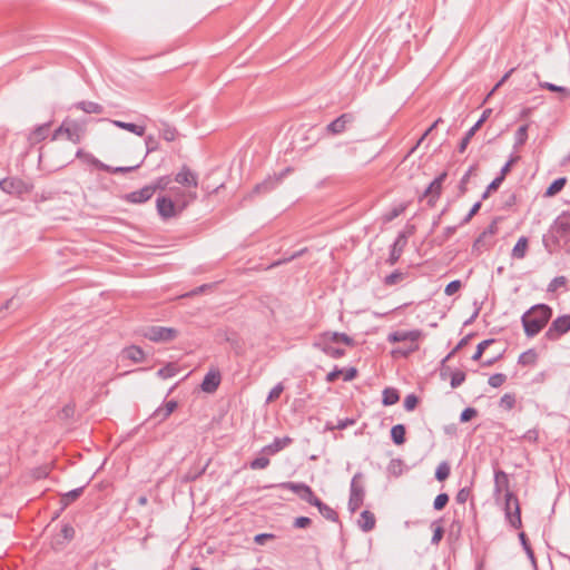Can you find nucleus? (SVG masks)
Here are the masks:
<instances>
[{
    "label": "nucleus",
    "instance_id": "36",
    "mask_svg": "<svg viewBox=\"0 0 570 570\" xmlns=\"http://www.w3.org/2000/svg\"><path fill=\"white\" fill-rule=\"evenodd\" d=\"M539 87L541 89L549 90L551 92H558L560 94V99L566 100L570 98V89L568 87L558 86L549 81H539Z\"/></svg>",
    "mask_w": 570,
    "mask_h": 570
},
{
    "label": "nucleus",
    "instance_id": "6",
    "mask_svg": "<svg viewBox=\"0 0 570 570\" xmlns=\"http://www.w3.org/2000/svg\"><path fill=\"white\" fill-rule=\"evenodd\" d=\"M0 189L18 198L33 190V184L23 180L20 177H4L0 180Z\"/></svg>",
    "mask_w": 570,
    "mask_h": 570
},
{
    "label": "nucleus",
    "instance_id": "24",
    "mask_svg": "<svg viewBox=\"0 0 570 570\" xmlns=\"http://www.w3.org/2000/svg\"><path fill=\"white\" fill-rule=\"evenodd\" d=\"M315 346L320 348L326 356L338 360L346 355V351L341 347H335L331 341H318Z\"/></svg>",
    "mask_w": 570,
    "mask_h": 570
},
{
    "label": "nucleus",
    "instance_id": "35",
    "mask_svg": "<svg viewBox=\"0 0 570 570\" xmlns=\"http://www.w3.org/2000/svg\"><path fill=\"white\" fill-rule=\"evenodd\" d=\"M73 107L76 109L82 110L86 114L99 115V114L104 112V107L100 104L95 102V101H87V100L78 101L73 105Z\"/></svg>",
    "mask_w": 570,
    "mask_h": 570
},
{
    "label": "nucleus",
    "instance_id": "63",
    "mask_svg": "<svg viewBox=\"0 0 570 570\" xmlns=\"http://www.w3.org/2000/svg\"><path fill=\"white\" fill-rule=\"evenodd\" d=\"M478 415V410L475 407L468 406L460 414V422L466 423L474 419Z\"/></svg>",
    "mask_w": 570,
    "mask_h": 570
},
{
    "label": "nucleus",
    "instance_id": "7",
    "mask_svg": "<svg viewBox=\"0 0 570 570\" xmlns=\"http://www.w3.org/2000/svg\"><path fill=\"white\" fill-rule=\"evenodd\" d=\"M187 205L188 202H184L181 205H176L168 196H158L156 199V209L163 220H168L178 216Z\"/></svg>",
    "mask_w": 570,
    "mask_h": 570
},
{
    "label": "nucleus",
    "instance_id": "60",
    "mask_svg": "<svg viewBox=\"0 0 570 570\" xmlns=\"http://www.w3.org/2000/svg\"><path fill=\"white\" fill-rule=\"evenodd\" d=\"M449 500H450V498H449L448 493H445V492L440 493L434 499L433 508L438 511L443 510L446 507V504L449 503Z\"/></svg>",
    "mask_w": 570,
    "mask_h": 570
},
{
    "label": "nucleus",
    "instance_id": "43",
    "mask_svg": "<svg viewBox=\"0 0 570 570\" xmlns=\"http://www.w3.org/2000/svg\"><path fill=\"white\" fill-rule=\"evenodd\" d=\"M528 129H529V124H524L517 129V131L514 134V145H513L514 149L522 147L527 142Z\"/></svg>",
    "mask_w": 570,
    "mask_h": 570
},
{
    "label": "nucleus",
    "instance_id": "22",
    "mask_svg": "<svg viewBox=\"0 0 570 570\" xmlns=\"http://www.w3.org/2000/svg\"><path fill=\"white\" fill-rule=\"evenodd\" d=\"M320 341H331V344L341 342L351 347L356 345V342L352 336L340 332H325L321 335Z\"/></svg>",
    "mask_w": 570,
    "mask_h": 570
},
{
    "label": "nucleus",
    "instance_id": "21",
    "mask_svg": "<svg viewBox=\"0 0 570 570\" xmlns=\"http://www.w3.org/2000/svg\"><path fill=\"white\" fill-rule=\"evenodd\" d=\"M292 442H293V439L289 436L275 438L272 443L263 446L259 453L266 454V455H275L276 453H278L286 446L292 444Z\"/></svg>",
    "mask_w": 570,
    "mask_h": 570
},
{
    "label": "nucleus",
    "instance_id": "54",
    "mask_svg": "<svg viewBox=\"0 0 570 570\" xmlns=\"http://www.w3.org/2000/svg\"><path fill=\"white\" fill-rule=\"evenodd\" d=\"M406 207L407 205L404 203L397 205L396 207L392 208L390 212L384 214L383 220L385 223L392 222L393 219L402 215L405 212Z\"/></svg>",
    "mask_w": 570,
    "mask_h": 570
},
{
    "label": "nucleus",
    "instance_id": "51",
    "mask_svg": "<svg viewBox=\"0 0 570 570\" xmlns=\"http://www.w3.org/2000/svg\"><path fill=\"white\" fill-rule=\"evenodd\" d=\"M269 455H266V454H261L259 456L255 458L254 460H252L249 463H248V466L252 469V470H263V469H266L271 461H269Z\"/></svg>",
    "mask_w": 570,
    "mask_h": 570
},
{
    "label": "nucleus",
    "instance_id": "25",
    "mask_svg": "<svg viewBox=\"0 0 570 570\" xmlns=\"http://www.w3.org/2000/svg\"><path fill=\"white\" fill-rule=\"evenodd\" d=\"M51 124V121H47L42 125H38L32 131H30L28 135V141L30 145H36L45 140L49 135Z\"/></svg>",
    "mask_w": 570,
    "mask_h": 570
},
{
    "label": "nucleus",
    "instance_id": "29",
    "mask_svg": "<svg viewBox=\"0 0 570 570\" xmlns=\"http://www.w3.org/2000/svg\"><path fill=\"white\" fill-rule=\"evenodd\" d=\"M472 488H473V481H470L469 485H465L458 491V493L455 495V501L459 504H464L465 502L470 501V507L473 510H475V502H474V497L472 494Z\"/></svg>",
    "mask_w": 570,
    "mask_h": 570
},
{
    "label": "nucleus",
    "instance_id": "38",
    "mask_svg": "<svg viewBox=\"0 0 570 570\" xmlns=\"http://www.w3.org/2000/svg\"><path fill=\"white\" fill-rule=\"evenodd\" d=\"M391 439L395 445H403L406 441V429L404 424H395L391 429Z\"/></svg>",
    "mask_w": 570,
    "mask_h": 570
},
{
    "label": "nucleus",
    "instance_id": "9",
    "mask_svg": "<svg viewBox=\"0 0 570 570\" xmlns=\"http://www.w3.org/2000/svg\"><path fill=\"white\" fill-rule=\"evenodd\" d=\"M363 479V474L361 472H356L351 480L350 485V498H348V510L353 513L357 511L364 502L365 490L361 480Z\"/></svg>",
    "mask_w": 570,
    "mask_h": 570
},
{
    "label": "nucleus",
    "instance_id": "15",
    "mask_svg": "<svg viewBox=\"0 0 570 570\" xmlns=\"http://www.w3.org/2000/svg\"><path fill=\"white\" fill-rule=\"evenodd\" d=\"M154 195H155V188H151L149 185H146L138 190H134V191L125 194L122 196V199L126 203L139 205V204H144V203L148 202L149 199H151V197Z\"/></svg>",
    "mask_w": 570,
    "mask_h": 570
},
{
    "label": "nucleus",
    "instance_id": "3",
    "mask_svg": "<svg viewBox=\"0 0 570 570\" xmlns=\"http://www.w3.org/2000/svg\"><path fill=\"white\" fill-rule=\"evenodd\" d=\"M553 309L546 303H538L527 309L521 316L524 335L528 338L537 336L549 324Z\"/></svg>",
    "mask_w": 570,
    "mask_h": 570
},
{
    "label": "nucleus",
    "instance_id": "18",
    "mask_svg": "<svg viewBox=\"0 0 570 570\" xmlns=\"http://www.w3.org/2000/svg\"><path fill=\"white\" fill-rule=\"evenodd\" d=\"M289 169L287 168L285 171L281 173L278 176H268L266 179H264L262 183H258L255 185L253 193L261 195L266 194L275 189L278 184L282 181L283 177Z\"/></svg>",
    "mask_w": 570,
    "mask_h": 570
},
{
    "label": "nucleus",
    "instance_id": "12",
    "mask_svg": "<svg viewBox=\"0 0 570 570\" xmlns=\"http://www.w3.org/2000/svg\"><path fill=\"white\" fill-rule=\"evenodd\" d=\"M61 135H66L67 139L73 144H79L81 140V128L76 122H68L65 120L52 134L51 140L58 139Z\"/></svg>",
    "mask_w": 570,
    "mask_h": 570
},
{
    "label": "nucleus",
    "instance_id": "47",
    "mask_svg": "<svg viewBox=\"0 0 570 570\" xmlns=\"http://www.w3.org/2000/svg\"><path fill=\"white\" fill-rule=\"evenodd\" d=\"M450 473H451V466H450L449 462L448 461H442L436 466V470H435V473H434V478L439 482H443V481H445L450 476Z\"/></svg>",
    "mask_w": 570,
    "mask_h": 570
},
{
    "label": "nucleus",
    "instance_id": "61",
    "mask_svg": "<svg viewBox=\"0 0 570 570\" xmlns=\"http://www.w3.org/2000/svg\"><path fill=\"white\" fill-rule=\"evenodd\" d=\"M178 132L177 129L170 125H165L161 129V137L166 141H174L177 137Z\"/></svg>",
    "mask_w": 570,
    "mask_h": 570
},
{
    "label": "nucleus",
    "instance_id": "26",
    "mask_svg": "<svg viewBox=\"0 0 570 570\" xmlns=\"http://www.w3.org/2000/svg\"><path fill=\"white\" fill-rule=\"evenodd\" d=\"M448 373L451 374L450 385L452 389L459 387L465 381L466 375L463 371H461V370L451 371V368L449 366H445L444 364H442L441 372H440L441 377L444 379Z\"/></svg>",
    "mask_w": 570,
    "mask_h": 570
},
{
    "label": "nucleus",
    "instance_id": "59",
    "mask_svg": "<svg viewBox=\"0 0 570 570\" xmlns=\"http://www.w3.org/2000/svg\"><path fill=\"white\" fill-rule=\"evenodd\" d=\"M419 402H420L419 396L415 395L414 393H411L405 396L403 405H404V409L410 412V411L415 410Z\"/></svg>",
    "mask_w": 570,
    "mask_h": 570
},
{
    "label": "nucleus",
    "instance_id": "28",
    "mask_svg": "<svg viewBox=\"0 0 570 570\" xmlns=\"http://www.w3.org/2000/svg\"><path fill=\"white\" fill-rule=\"evenodd\" d=\"M122 357L132 361L134 363H141L145 361L146 354L138 345H130L122 350Z\"/></svg>",
    "mask_w": 570,
    "mask_h": 570
},
{
    "label": "nucleus",
    "instance_id": "45",
    "mask_svg": "<svg viewBox=\"0 0 570 570\" xmlns=\"http://www.w3.org/2000/svg\"><path fill=\"white\" fill-rule=\"evenodd\" d=\"M476 169H478V164H474V165L470 166V168L464 173V175L460 179L458 188H459V194L461 196L464 195L468 191V183L470 180V177L473 175V173Z\"/></svg>",
    "mask_w": 570,
    "mask_h": 570
},
{
    "label": "nucleus",
    "instance_id": "62",
    "mask_svg": "<svg viewBox=\"0 0 570 570\" xmlns=\"http://www.w3.org/2000/svg\"><path fill=\"white\" fill-rule=\"evenodd\" d=\"M177 368L174 364H167L158 370L157 375L161 379H169L176 375Z\"/></svg>",
    "mask_w": 570,
    "mask_h": 570
},
{
    "label": "nucleus",
    "instance_id": "27",
    "mask_svg": "<svg viewBox=\"0 0 570 570\" xmlns=\"http://www.w3.org/2000/svg\"><path fill=\"white\" fill-rule=\"evenodd\" d=\"M312 505L315 507L326 520L332 522L340 521L338 513L333 508L324 503L320 498H317Z\"/></svg>",
    "mask_w": 570,
    "mask_h": 570
},
{
    "label": "nucleus",
    "instance_id": "37",
    "mask_svg": "<svg viewBox=\"0 0 570 570\" xmlns=\"http://www.w3.org/2000/svg\"><path fill=\"white\" fill-rule=\"evenodd\" d=\"M110 121L117 128L130 131V132H132V134H135L137 136H144L145 135V131H146L145 126H140V125H137V124H134V122H125V121H121V120H110Z\"/></svg>",
    "mask_w": 570,
    "mask_h": 570
},
{
    "label": "nucleus",
    "instance_id": "17",
    "mask_svg": "<svg viewBox=\"0 0 570 570\" xmlns=\"http://www.w3.org/2000/svg\"><path fill=\"white\" fill-rule=\"evenodd\" d=\"M174 180L179 185L186 187H197L198 186V175L193 171L187 165H183L180 170L176 174Z\"/></svg>",
    "mask_w": 570,
    "mask_h": 570
},
{
    "label": "nucleus",
    "instance_id": "10",
    "mask_svg": "<svg viewBox=\"0 0 570 570\" xmlns=\"http://www.w3.org/2000/svg\"><path fill=\"white\" fill-rule=\"evenodd\" d=\"M144 337L155 342H171L178 336V331L174 327L151 325L145 328Z\"/></svg>",
    "mask_w": 570,
    "mask_h": 570
},
{
    "label": "nucleus",
    "instance_id": "4",
    "mask_svg": "<svg viewBox=\"0 0 570 570\" xmlns=\"http://www.w3.org/2000/svg\"><path fill=\"white\" fill-rule=\"evenodd\" d=\"M422 332L420 330L412 331H394L389 334L387 341L390 343H399L404 341H411L413 344L407 350L395 348L392 351V355L407 356L410 353L419 350L416 341L421 337Z\"/></svg>",
    "mask_w": 570,
    "mask_h": 570
},
{
    "label": "nucleus",
    "instance_id": "30",
    "mask_svg": "<svg viewBox=\"0 0 570 570\" xmlns=\"http://www.w3.org/2000/svg\"><path fill=\"white\" fill-rule=\"evenodd\" d=\"M376 519L374 513L368 510H364L360 514V519L357 524L360 529L364 532H370L375 528Z\"/></svg>",
    "mask_w": 570,
    "mask_h": 570
},
{
    "label": "nucleus",
    "instance_id": "11",
    "mask_svg": "<svg viewBox=\"0 0 570 570\" xmlns=\"http://www.w3.org/2000/svg\"><path fill=\"white\" fill-rule=\"evenodd\" d=\"M356 121L354 112H344L331 121L325 127V132L330 136H337L348 130Z\"/></svg>",
    "mask_w": 570,
    "mask_h": 570
},
{
    "label": "nucleus",
    "instance_id": "33",
    "mask_svg": "<svg viewBox=\"0 0 570 570\" xmlns=\"http://www.w3.org/2000/svg\"><path fill=\"white\" fill-rule=\"evenodd\" d=\"M529 247V239L527 236H521L518 238L515 245L512 248L511 256L515 259H523L527 255Z\"/></svg>",
    "mask_w": 570,
    "mask_h": 570
},
{
    "label": "nucleus",
    "instance_id": "14",
    "mask_svg": "<svg viewBox=\"0 0 570 570\" xmlns=\"http://www.w3.org/2000/svg\"><path fill=\"white\" fill-rule=\"evenodd\" d=\"M407 244V235L404 232L399 233L397 237L390 246L389 257L385 263L389 266H394L401 258L404 247Z\"/></svg>",
    "mask_w": 570,
    "mask_h": 570
},
{
    "label": "nucleus",
    "instance_id": "23",
    "mask_svg": "<svg viewBox=\"0 0 570 570\" xmlns=\"http://www.w3.org/2000/svg\"><path fill=\"white\" fill-rule=\"evenodd\" d=\"M178 403L175 400H169L164 406L157 407L150 415V419L157 423L165 421L177 407Z\"/></svg>",
    "mask_w": 570,
    "mask_h": 570
},
{
    "label": "nucleus",
    "instance_id": "13",
    "mask_svg": "<svg viewBox=\"0 0 570 570\" xmlns=\"http://www.w3.org/2000/svg\"><path fill=\"white\" fill-rule=\"evenodd\" d=\"M491 114H492L491 108L484 109L481 117L478 119V121L464 134V136L462 137V139L460 140V142L458 145V151L460 154H463L466 150L472 137L482 127V125L488 120V118L490 117Z\"/></svg>",
    "mask_w": 570,
    "mask_h": 570
},
{
    "label": "nucleus",
    "instance_id": "41",
    "mask_svg": "<svg viewBox=\"0 0 570 570\" xmlns=\"http://www.w3.org/2000/svg\"><path fill=\"white\" fill-rule=\"evenodd\" d=\"M85 488H86V485H82V487L76 488L73 490H70V491L63 493L60 498V503L62 504V509H65L66 507L71 504L73 501H76L83 493Z\"/></svg>",
    "mask_w": 570,
    "mask_h": 570
},
{
    "label": "nucleus",
    "instance_id": "16",
    "mask_svg": "<svg viewBox=\"0 0 570 570\" xmlns=\"http://www.w3.org/2000/svg\"><path fill=\"white\" fill-rule=\"evenodd\" d=\"M90 164L96 169L101 170V171H106L108 174H127V173H131V171H135L136 169H138L141 166L142 160L140 163H138L137 165H135V166L112 167L110 165H107V164L102 163L98 158H96L94 156H90Z\"/></svg>",
    "mask_w": 570,
    "mask_h": 570
},
{
    "label": "nucleus",
    "instance_id": "32",
    "mask_svg": "<svg viewBox=\"0 0 570 570\" xmlns=\"http://www.w3.org/2000/svg\"><path fill=\"white\" fill-rule=\"evenodd\" d=\"M407 277H409V272H403L401 269H395L391 274L386 275L383 278L382 283L386 287H391V286L401 284Z\"/></svg>",
    "mask_w": 570,
    "mask_h": 570
},
{
    "label": "nucleus",
    "instance_id": "40",
    "mask_svg": "<svg viewBox=\"0 0 570 570\" xmlns=\"http://www.w3.org/2000/svg\"><path fill=\"white\" fill-rule=\"evenodd\" d=\"M568 179L567 177H558L554 179L546 189L544 197H553L559 194L566 186Z\"/></svg>",
    "mask_w": 570,
    "mask_h": 570
},
{
    "label": "nucleus",
    "instance_id": "53",
    "mask_svg": "<svg viewBox=\"0 0 570 570\" xmlns=\"http://www.w3.org/2000/svg\"><path fill=\"white\" fill-rule=\"evenodd\" d=\"M540 430L539 428H533L523 433L518 440L525 441L531 444L539 443Z\"/></svg>",
    "mask_w": 570,
    "mask_h": 570
},
{
    "label": "nucleus",
    "instance_id": "46",
    "mask_svg": "<svg viewBox=\"0 0 570 570\" xmlns=\"http://www.w3.org/2000/svg\"><path fill=\"white\" fill-rule=\"evenodd\" d=\"M567 283H568V279L566 276L561 275V276H556L554 278H552L550 281V283L548 284L547 286V293L548 294H553L557 292L558 288L560 287H564V289L567 291Z\"/></svg>",
    "mask_w": 570,
    "mask_h": 570
},
{
    "label": "nucleus",
    "instance_id": "56",
    "mask_svg": "<svg viewBox=\"0 0 570 570\" xmlns=\"http://www.w3.org/2000/svg\"><path fill=\"white\" fill-rule=\"evenodd\" d=\"M520 159V156L518 155H510L508 161L501 167L500 173L498 177H500L502 180L505 179L507 175L510 173L512 166Z\"/></svg>",
    "mask_w": 570,
    "mask_h": 570
},
{
    "label": "nucleus",
    "instance_id": "52",
    "mask_svg": "<svg viewBox=\"0 0 570 570\" xmlns=\"http://www.w3.org/2000/svg\"><path fill=\"white\" fill-rule=\"evenodd\" d=\"M456 229V226L445 227L443 233L433 239V244H435L436 246H442L450 237H452L455 234Z\"/></svg>",
    "mask_w": 570,
    "mask_h": 570
},
{
    "label": "nucleus",
    "instance_id": "48",
    "mask_svg": "<svg viewBox=\"0 0 570 570\" xmlns=\"http://www.w3.org/2000/svg\"><path fill=\"white\" fill-rule=\"evenodd\" d=\"M517 404L515 393H505L499 401V406L505 411H511Z\"/></svg>",
    "mask_w": 570,
    "mask_h": 570
},
{
    "label": "nucleus",
    "instance_id": "55",
    "mask_svg": "<svg viewBox=\"0 0 570 570\" xmlns=\"http://www.w3.org/2000/svg\"><path fill=\"white\" fill-rule=\"evenodd\" d=\"M495 342L494 338H488V340H484L482 342H480L478 345H476V350L474 352V354L472 355V361H480L484 351L490 346L492 345L493 343Z\"/></svg>",
    "mask_w": 570,
    "mask_h": 570
},
{
    "label": "nucleus",
    "instance_id": "39",
    "mask_svg": "<svg viewBox=\"0 0 570 570\" xmlns=\"http://www.w3.org/2000/svg\"><path fill=\"white\" fill-rule=\"evenodd\" d=\"M400 401V393L394 387H385L382 393V404L384 406H391Z\"/></svg>",
    "mask_w": 570,
    "mask_h": 570
},
{
    "label": "nucleus",
    "instance_id": "1",
    "mask_svg": "<svg viewBox=\"0 0 570 570\" xmlns=\"http://www.w3.org/2000/svg\"><path fill=\"white\" fill-rule=\"evenodd\" d=\"M493 497L499 500L503 494V512L508 525L513 530L522 528L521 504L518 495L510 489L509 474L501 469H494Z\"/></svg>",
    "mask_w": 570,
    "mask_h": 570
},
{
    "label": "nucleus",
    "instance_id": "58",
    "mask_svg": "<svg viewBox=\"0 0 570 570\" xmlns=\"http://www.w3.org/2000/svg\"><path fill=\"white\" fill-rule=\"evenodd\" d=\"M507 381V375L503 374V373H495V374H492L489 380H488V383L490 386L497 389V387H500L501 385H503Z\"/></svg>",
    "mask_w": 570,
    "mask_h": 570
},
{
    "label": "nucleus",
    "instance_id": "5",
    "mask_svg": "<svg viewBox=\"0 0 570 570\" xmlns=\"http://www.w3.org/2000/svg\"><path fill=\"white\" fill-rule=\"evenodd\" d=\"M281 488L291 490L295 494L299 497L301 500L307 502L308 504H313L315 500L318 498L315 495L313 489L304 482H292L285 481L276 484H265L262 487L263 490Z\"/></svg>",
    "mask_w": 570,
    "mask_h": 570
},
{
    "label": "nucleus",
    "instance_id": "31",
    "mask_svg": "<svg viewBox=\"0 0 570 570\" xmlns=\"http://www.w3.org/2000/svg\"><path fill=\"white\" fill-rule=\"evenodd\" d=\"M209 465V460L203 465H194L191 466L183 476L181 482L183 483H189L196 481L198 478H200L207 470Z\"/></svg>",
    "mask_w": 570,
    "mask_h": 570
},
{
    "label": "nucleus",
    "instance_id": "42",
    "mask_svg": "<svg viewBox=\"0 0 570 570\" xmlns=\"http://www.w3.org/2000/svg\"><path fill=\"white\" fill-rule=\"evenodd\" d=\"M76 531L75 528L70 523H63L61 525L60 533L58 537H62V541L57 538L56 543L65 546L66 543L70 542L75 538Z\"/></svg>",
    "mask_w": 570,
    "mask_h": 570
},
{
    "label": "nucleus",
    "instance_id": "44",
    "mask_svg": "<svg viewBox=\"0 0 570 570\" xmlns=\"http://www.w3.org/2000/svg\"><path fill=\"white\" fill-rule=\"evenodd\" d=\"M386 471L390 475L394 478H399L403 474L404 471V462L401 459H392L387 466Z\"/></svg>",
    "mask_w": 570,
    "mask_h": 570
},
{
    "label": "nucleus",
    "instance_id": "2",
    "mask_svg": "<svg viewBox=\"0 0 570 570\" xmlns=\"http://www.w3.org/2000/svg\"><path fill=\"white\" fill-rule=\"evenodd\" d=\"M542 245L550 256L563 253L570 256V210H562L542 235Z\"/></svg>",
    "mask_w": 570,
    "mask_h": 570
},
{
    "label": "nucleus",
    "instance_id": "19",
    "mask_svg": "<svg viewBox=\"0 0 570 570\" xmlns=\"http://www.w3.org/2000/svg\"><path fill=\"white\" fill-rule=\"evenodd\" d=\"M222 382V374L216 370H210L204 376V380L200 384V389L206 393H214L217 391L219 384Z\"/></svg>",
    "mask_w": 570,
    "mask_h": 570
},
{
    "label": "nucleus",
    "instance_id": "57",
    "mask_svg": "<svg viewBox=\"0 0 570 570\" xmlns=\"http://www.w3.org/2000/svg\"><path fill=\"white\" fill-rule=\"evenodd\" d=\"M503 180L500 177H495L485 188L483 194L481 195V200H485L492 191H495L500 188Z\"/></svg>",
    "mask_w": 570,
    "mask_h": 570
},
{
    "label": "nucleus",
    "instance_id": "20",
    "mask_svg": "<svg viewBox=\"0 0 570 570\" xmlns=\"http://www.w3.org/2000/svg\"><path fill=\"white\" fill-rule=\"evenodd\" d=\"M442 186L435 185V180L433 179L423 194L419 197V200L422 202L426 198V204L429 207H434L441 197Z\"/></svg>",
    "mask_w": 570,
    "mask_h": 570
},
{
    "label": "nucleus",
    "instance_id": "8",
    "mask_svg": "<svg viewBox=\"0 0 570 570\" xmlns=\"http://www.w3.org/2000/svg\"><path fill=\"white\" fill-rule=\"evenodd\" d=\"M570 332V314L556 317L544 332V340L548 342H558L562 336Z\"/></svg>",
    "mask_w": 570,
    "mask_h": 570
},
{
    "label": "nucleus",
    "instance_id": "64",
    "mask_svg": "<svg viewBox=\"0 0 570 570\" xmlns=\"http://www.w3.org/2000/svg\"><path fill=\"white\" fill-rule=\"evenodd\" d=\"M485 236L481 233L476 239L473 242L472 250L481 253L484 249H488L490 247V244L485 243Z\"/></svg>",
    "mask_w": 570,
    "mask_h": 570
},
{
    "label": "nucleus",
    "instance_id": "49",
    "mask_svg": "<svg viewBox=\"0 0 570 570\" xmlns=\"http://www.w3.org/2000/svg\"><path fill=\"white\" fill-rule=\"evenodd\" d=\"M474 336L473 333H469L468 335H465L464 337H462L459 343L455 345V347L448 353V355L442 360V364H444L446 361H449L450 358H452L461 348H463L465 345H468V343L470 342V340Z\"/></svg>",
    "mask_w": 570,
    "mask_h": 570
},
{
    "label": "nucleus",
    "instance_id": "50",
    "mask_svg": "<svg viewBox=\"0 0 570 570\" xmlns=\"http://www.w3.org/2000/svg\"><path fill=\"white\" fill-rule=\"evenodd\" d=\"M171 176L170 175H164V176H159L157 177L151 184H149V186L151 188H155V193L157 190H166L167 187L169 186V184L171 183Z\"/></svg>",
    "mask_w": 570,
    "mask_h": 570
},
{
    "label": "nucleus",
    "instance_id": "34",
    "mask_svg": "<svg viewBox=\"0 0 570 570\" xmlns=\"http://www.w3.org/2000/svg\"><path fill=\"white\" fill-rule=\"evenodd\" d=\"M539 354L535 348H529L522 352L518 357V364L521 366H534L538 363Z\"/></svg>",
    "mask_w": 570,
    "mask_h": 570
}]
</instances>
